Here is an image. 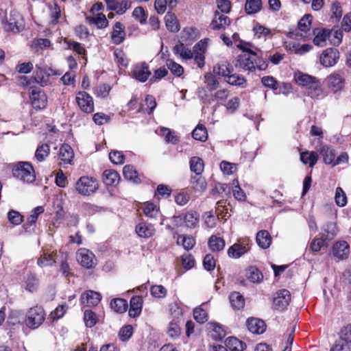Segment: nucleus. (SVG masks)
<instances>
[{
	"label": "nucleus",
	"mask_w": 351,
	"mask_h": 351,
	"mask_svg": "<svg viewBox=\"0 0 351 351\" xmlns=\"http://www.w3.org/2000/svg\"><path fill=\"white\" fill-rule=\"evenodd\" d=\"M240 53L236 58L235 66L243 71L255 73L265 71L268 67V62L255 51H246Z\"/></svg>",
	"instance_id": "nucleus-1"
},
{
	"label": "nucleus",
	"mask_w": 351,
	"mask_h": 351,
	"mask_svg": "<svg viewBox=\"0 0 351 351\" xmlns=\"http://www.w3.org/2000/svg\"><path fill=\"white\" fill-rule=\"evenodd\" d=\"M99 187L97 178L84 176L80 177L75 184V189L78 194L82 196H90L95 193Z\"/></svg>",
	"instance_id": "nucleus-2"
},
{
	"label": "nucleus",
	"mask_w": 351,
	"mask_h": 351,
	"mask_svg": "<svg viewBox=\"0 0 351 351\" xmlns=\"http://www.w3.org/2000/svg\"><path fill=\"white\" fill-rule=\"evenodd\" d=\"M29 99L31 106L36 110L45 109L47 106V97L45 91L37 86L29 87Z\"/></svg>",
	"instance_id": "nucleus-3"
},
{
	"label": "nucleus",
	"mask_w": 351,
	"mask_h": 351,
	"mask_svg": "<svg viewBox=\"0 0 351 351\" xmlns=\"http://www.w3.org/2000/svg\"><path fill=\"white\" fill-rule=\"evenodd\" d=\"M49 74L40 66L36 65L32 75H23V86L29 87L39 85L45 86L49 82Z\"/></svg>",
	"instance_id": "nucleus-4"
},
{
	"label": "nucleus",
	"mask_w": 351,
	"mask_h": 351,
	"mask_svg": "<svg viewBox=\"0 0 351 351\" xmlns=\"http://www.w3.org/2000/svg\"><path fill=\"white\" fill-rule=\"evenodd\" d=\"M45 315L43 307L35 306L27 312L25 324L32 329L38 328L44 322Z\"/></svg>",
	"instance_id": "nucleus-5"
},
{
	"label": "nucleus",
	"mask_w": 351,
	"mask_h": 351,
	"mask_svg": "<svg viewBox=\"0 0 351 351\" xmlns=\"http://www.w3.org/2000/svg\"><path fill=\"white\" fill-rule=\"evenodd\" d=\"M76 103L80 109L84 113L90 114L95 110L93 97L86 91H79L75 97Z\"/></svg>",
	"instance_id": "nucleus-6"
},
{
	"label": "nucleus",
	"mask_w": 351,
	"mask_h": 351,
	"mask_svg": "<svg viewBox=\"0 0 351 351\" xmlns=\"http://www.w3.org/2000/svg\"><path fill=\"white\" fill-rule=\"evenodd\" d=\"M77 260L83 267L86 269H92L97 265V258L95 254L86 248H80L78 250Z\"/></svg>",
	"instance_id": "nucleus-7"
},
{
	"label": "nucleus",
	"mask_w": 351,
	"mask_h": 351,
	"mask_svg": "<svg viewBox=\"0 0 351 351\" xmlns=\"http://www.w3.org/2000/svg\"><path fill=\"white\" fill-rule=\"evenodd\" d=\"M152 72L146 62L136 64L132 69V77L140 82H145L151 77Z\"/></svg>",
	"instance_id": "nucleus-8"
},
{
	"label": "nucleus",
	"mask_w": 351,
	"mask_h": 351,
	"mask_svg": "<svg viewBox=\"0 0 351 351\" xmlns=\"http://www.w3.org/2000/svg\"><path fill=\"white\" fill-rule=\"evenodd\" d=\"M291 293L287 289H280L276 292L273 300L274 308L276 311H283L287 309L291 302Z\"/></svg>",
	"instance_id": "nucleus-9"
},
{
	"label": "nucleus",
	"mask_w": 351,
	"mask_h": 351,
	"mask_svg": "<svg viewBox=\"0 0 351 351\" xmlns=\"http://www.w3.org/2000/svg\"><path fill=\"white\" fill-rule=\"evenodd\" d=\"M339 59V51L334 47L326 49L322 53L319 61L325 67H330L335 65Z\"/></svg>",
	"instance_id": "nucleus-10"
},
{
	"label": "nucleus",
	"mask_w": 351,
	"mask_h": 351,
	"mask_svg": "<svg viewBox=\"0 0 351 351\" xmlns=\"http://www.w3.org/2000/svg\"><path fill=\"white\" fill-rule=\"evenodd\" d=\"M102 296L100 293L87 290L82 293L80 296V304L82 307L97 306L101 302Z\"/></svg>",
	"instance_id": "nucleus-11"
},
{
	"label": "nucleus",
	"mask_w": 351,
	"mask_h": 351,
	"mask_svg": "<svg viewBox=\"0 0 351 351\" xmlns=\"http://www.w3.org/2000/svg\"><path fill=\"white\" fill-rule=\"evenodd\" d=\"M108 10L115 12L117 14L122 15L131 8L130 0H105Z\"/></svg>",
	"instance_id": "nucleus-12"
},
{
	"label": "nucleus",
	"mask_w": 351,
	"mask_h": 351,
	"mask_svg": "<svg viewBox=\"0 0 351 351\" xmlns=\"http://www.w3.org/2000/svg\"><path fill=\"white\" fill-rule=\"evenodd\" d=\"M326 82L327 87L335 93L344 88L346 80L341 75L334 72L327 77Z\"/></svg>",
	"instance_id": "nucleus-13"
},
{
	"label": "nucleus",
	"mask_w": 351,
	"mask_h": 351,
	"mask_svg": "<svg viewBox=\"0 0 351 351\" xmlns=\"http://www.w3.org/2000/svg\"><path fill=\"white\" fill-rule=\"evenodd\" d=\"M125 25L117 21L113 27L111 32V42L114 45H120L124 42L126 38Z\"/></svg>",
	"instance_id": "nucleus-14"
},
{
	"label": "nucleus",
	"mask_w": 351,
	"mask_h": 351,
	"mask_svg": "<svg viewBox=\"0 0 351 351\" xmlns=\"http://www.w3.org/2000/svg\"><path fill=\"white\" fill-rule=\"evenodd\" d=\"M332 254L339 260H344L348 258L350 254V245L346 241L335 242L332 245Z\"/></svg>",
	"instance_id": "nucleus-15"
},
{
	"label": "nucleus",
	"mask_w": 351,
	"mask_h": 351,
	"mask_svg": "<svg viewBox=\"0 0 351 351\" xmlns=\"http://www.w3.org/2000/svg\"><path fill=\"white\" fill-rule=\"evenodd\" d=\"M102 181L106 186H117L120 180L119 173L114 169H106L101 176Z\"/></svg>",
	"instance_id": "nucleus-16"
},
{
	"label": "nucleus",
	"mask_w": 351,
	"mask_h": 351,
	"mask_svg": "<svg viewBox=\"0 0 351 351\" xmlns=\"http://www.w3.org/2000/svg\"><path fill=\"white\" fill-rule=\"evenodd\" d=\"M45 209L43 206H37L34 208L32 214L27 217V222L25 225H23V228L25 232H31L34 230L36 226V221L39 215L44 213Z\"/></svg>",
	"instance_id": "nucleus-17"
},
{
	"label": "nucleus",
	"mask_w": 351,
	"mask_h": 351,
	"mask_svg": "<svg viewBox=\"0 0 351 351\" xmlns=\"http://www.w3.org/2000/svg\"><path fill=\"white\" fill-rule=\"evenodd\" d=\"M230 24V19L228 16L219 12L218 10L215 12V16L211 22L212 29L214 30L224 29Z\"/></svg>",
	"instance_id": "nucleus-18"
},
{
	"label": "nucleus",
	"mask_w": 351,
	"mask_h": 351,
	"mask_svg": "<svg viewBox=\"0 0 351 351\" xmlns=\"http://www.w3.org/2000/svg\"><path fill=\"white\" fill-rule=\"evenodd\" d=\"M246 325L249 331L253 334H263L266 330L265 322L258 318H248Z\"/></svg>",
	"instance_id": "nucleus-19"
},
{
	"label": "nucleus",
	"mask_w": 351,
	"mask_h": 351,
	"mask_svg": "<svg viewBox=\"0 0 351 351\" xmlns=\"http://www.w3.org/2000/svg\"><path fill=\"white\" fill-rule=\"evenodd\" d=\"M143 300L141 296L134 295L130 301L129 316L132 318L137 317L142 311Z\"/></svg>",
	"instance_id": "nucleus-20"
},
{
	"label": "nucleus",
	"mask_w": 351,
	"mask_h": 351,
	"mask_svg": "<svg viewBox=\"0 0 351 351\" xmlns=\"http://www.w3.org/2000/svg\"><path fill=\"white\" fill-rule=\"evenodd\" d=\"M155 228L153 225L145 221L138 223L135 227V232L139 237L148 239L155 233Z\"/></svg>",
	"instance_id": "nucleus-21"
},
{
	"label": "nucleus",
	"mask_w": 351,
	"mask_h": 351,
	"mask_svg": "<svg viewBox=\"0 0 351 351\" xmlns=\"http://www.w3.org/2000/svg\"><path fill=\"white\" fill-rule=\"evenodd\" d=\"M250 247L248 245H241L240 243H234L228 250V255L231 258L237 259L243 256L250 251Z\"/></svg>",
	"instance_id": "nucleus-22"
},
{
	"label": "nucleus",
	"mask_w": 351,
	"mask_h": 351,
	"mask_svg": "<svg viewBox=\"0 0 351 351\" xmlns=\"http://www.w3.org/2000/svg\"><path fill=\"white\" fill-rule=\"evenodd\" d=\"M184 217V226L186 228L194 229L199 223V215L195 210H189L186 213H182Z\"/></svg>",
	"instance_id": "nucleus-23"
},
{
	"label": "nucleus",
	"mask_w": 351,
	"mask_h": 351,
	"mask_svg": "<svg viewBox=\"0 0 351 351\" xmlns=\"http://www.w3.org/2000/svg\"><path fill=\"white\" fill-rule=\"evenodd\" d=\"M191 188L195 193H203L207 189V182L202 175L192 176L191 177Z\"/></svg>",
	"instance_id": "nucleus-24"
},
{
	"label": "nucleus",
	"mask_w": 351,
	"mask_h": 351,
	"mask_svg": "<svg viewBox=\"0 0 351 351\" xmlns=\"http://www.w3.org/2000/svg\"><path fill=\"white\" fill-rule=\"evenodd\" d=\"M144 102V104H140L139 108L137 110V112L151 114L156 107V101L154 97L150 95H147Z\"/></svg>",
	"instance_id": "nucleus-25"
},
{
	"label": "nucleus",
	"mask_w": 351,
	"mask_h": 351,
	"mask_svg": "<svg viewBox=\"0 0 351 351\" xmlns=\"http://www.w3.org/2000/svg\"><path fill=\"white\" fill-rule=\"evenodd\" d=\"M271 237L267 230H262L257 232L256 241L261 249L266 250L269 248L271 244Z\"/></svg>",
	"instance_id": "nucleus-26"
},
{
	"label": "nucleus",
	"mask_w": 351,
	"mask_h": 351,
	"mask_svg": "<svg viewBox=\"0 0 351 351\" xmlns=\"http://www.w3.org/2000/svg\"><path fill=\"white\" fill-rule=\"evenodd\" d=\"M234 68L228 61H223L217 63L213 66V73L219 76L226 77L229 74L232 73Z\"/></svg>",
	"instance_id": "nucleus-27"
},
{
	"label": "nucleus",
	"mask_w": 351,
	"mask_h": 351,
	"mask_svg": "<svg viewBox=\"0 0 351 351\" xmlns=\"http://www.w3.org/2000/svg\"><path fill=\"white\" fill-rule=\"evenodd\" d=\"M58 157L63 164H71L74 157L72 147L68 144H63L60 148Z\"/></svg>",
	"instance_id": "nucleus-28"
},
{
	"label": "nucleus",
	"mask_w": 351,
	"mask_h": 351,
	"mask_svg": "<svg viewBox=\"0 0 351 351\" xmlns=\"http://www.w3.org/2000/svg\"><path fill=\"white\" fill-rule=\"evenodd\" d=\"M229 300L234 311L242 310L245 306V298L239 291H232L229 295Z\"/></svg>",
	"instance_id": "nucleus-29"
},
{
	"label": "nucleus",
	"mask_w": 351,
	"mask_h": 351,
	"mask_svg": "<svg viewBox=\"0 0 351 351\" xmlns=\"http://www.w3.org/2000/svg\"><path fill=\"white\" fill-rule=\"evenodd\" d=\"M123 174L125 179L134 184L141 183V179L136 168L132 165H127L123 169Z\"/></svg>",
	"instance_id": "nucleus-30"
},
{
	"label": "nucleus",
	"mask_w": 351,
	"mask_h": 351,
	"mask_svg": "<svg viewBox=\"0 0 351 351\" xmlns=\"http://www.w3.org/2000/svg\"><path fill=\"white\" fill-rule=\"evenodd\" d=\"M211 330L210 335L211 338L216 341H221L226 335V332L223 326L217 322L210 324Z\"/></svg>",
	"instance_id": "nucleus-31"
},
{
	"label": "nucleus",
	"mask_w": 351,
	"mask_h": 351,
	"mask_svg": "<svg viewBox=\"0 0 351 351\" xmlns=\"http://www.w3.org/2000/svg\"><path fill=\"white\" fill-rule=\"evenodd\" d=\"M165 22L169 31L176 33L180 30V23L174 13L168 12L165 16Z\"/></svg>",
	"instance_id": "nucleus-32"
},
{
	"label": "nucleus",
	"mask_w": 351,
	"mask_h": 351,
	"mask_svg": "<svg viewBox=\"0 0 351 351\" xmlns=\"http://www.w3.org/2000/svg\"><path fill=\"white\" fill-rule=\"evenodd\" d=\"M208 245L212 252H220L224 249L226 242L222 237L213 234L208 239Z\"/></svg>",
	"instance_id": "nucleus-33"
},
{
	"label": "nucleus",
	"mask_w": 351,
	"mask_h": 351,
	"mask_svg": "<svg viewBox=\"0 0 351 351\" xmlns=\"http://www.w3.org/2000/svg\"><path fill=\"white\" fill-rule=\"evenodd\" d=\"M319 154L323 158L324 162L326 165H331L334 162L336 156L335 150L332 147L324 145L319 149Z\"/></svg>",
	"instance_id": "nucleus-34"
},
{
	"label": "nucleus",
	"mask_w": 351,
	"mask_h": 351,
	"mask_svg": "<svg viewBox=\"0 0 351 351\" xmlns=\"http://www.w3.org/2000/svg\"><path fill=\"white\" fill-rule=\"evenodd\" d=\"M225 344L230 351H243L247 347L245 342L234 337H228Z\"/></svg>",
	"instance_id": "nucleus-35"
},
{
	"label": "nucleus",
	"mask_w": 351,
	"mask_h": 351,
	"mask_svg": "<svg viewBox=\"0 0 351 351\" xmlns=\"http://www.w3.org/2000/svg\"><path fill=\"white\" fill-rule=\"evenodd\" d=\"M306 93L311 98H317L323 93L320 82L317 78L313 80L310 84L306 87Z\"/></svg>",
	"instance_id": "nucleus-36"
},
{
	"label": "nucleus",
	"mask_w": 351,
	"mask_h": 351,
	"mask_svg": "<svg viewBox=\"0 0 351 351\" xmlns=\"http://www.w3.org/2000/svg\"><path fill=\"white\" fill-rule=\"evenodd\" d=\"M300 160L304 165L313 167L317 162L319 156L315 152L304 151L300 153Z\"/></svg>",
	"instance_id": "nucleus-37"
},
{
	"label": "nucleus",
	"mask_w": 351,
	"mask_h": 351,
	"mask_svg": "<svg viewBox=\"0 0 351 351\" xmlns=\"http://www.w3.org/2000/svg\"><path fill=\"white\" fill-rule=\"evenodd\" d=\"M215 215L218 219H223L224 221H226L230 217L226 200L221 199L217 202Z\"/></svg>",
	"instance_id": "nucleus-38"
},
{
	"label": "nucleus",
	"mask_w": 351,
	"mask_h": 351,
	"mask_svg": "<svg viewBox=\"0 0 351 351\" xmlns=\"http://www.w3.org/2000/svg\"><path fill=\"white\" fill-rule=\"evenodd\" d=\"M245 276L252 282L258 283L263 279L261 271L255 266H250L245 271Z\"/></svg>",
	"instance_id": "nucleus-39"
},
{
	"label": "nucleus",
	"mask_w": 351,
	"mask_h": 351,
	"mask_svg": "<svg viewBox=\"0 0 351 351\" xmlns=\"http://www.w3.org/2000/svg\"><path fill=\"white\" fill-rule=\"evenodd\" d=\"M190 169L195 173L194 176L202 175L204 169V162L198 156H193L189 160Z\"/></svg>",
	"instance_id": "nucleus-40"
},
{
	"label": "nucleus",
	"mask_w": 351,
	"mask_h": 351,
	"mask_svg": "<svg viewBox=\"0 0 351 351\" xmlns=\"http://www.w3.org/2000/svg\"><path fill=\"white\" fill-rule=\"evenodd\" d=\"M110 305L111 308L118 313H125L128 308L127 300L120 298L112 299Z\"/></svg>",
	"instance_id": "nucleus-41"
},
{
	"label": "nucleus",
	"mask_w": 351,
	"mask_h": 351,
	"mask_svg": "<svg viewBox=\"0 0 351 351\" xmlns=\"http://www.w3.org/2000/svg\"><path fill=\"white\" fill-rule=\"evenodd\" d=\"M195 243L196 241L192 236L181 234L178 237L177 244L181 245L186 250H192Z\"/></svg>",
	"instance_id": "nucleus-42"
},
{
	"label": "nucleus",
	"mask_w": 351,
	"mask_h": 351,
	"mask_svg": "<svg viewBox=\"0 0 351 351\" xmlns=\"http://www.w3.org/2000/svg\"><path fill=\"white\" fill-rule=\"evenodd\" d=\"M314 34L315 35L313 39V43L319 47H323L326 45V40L330 35V32L325 29H316L313 31Z\"/></svg>",
	"instance_id": "nucleus-43"
},
{
	"label": "nucleus",
	"mask_w": 351,
	"mask_h": 351,
	"mask_svg": "<svg viewBox=\"0 0 351 351\" xmlns=\"http://www.w3.org/2000/svg\"><path fill=\"white\" fill-rule=\"evenodd\" d=\"M25 289L29 292L36 291L39 286V280L34 274H27L25 278Z\"/></svg>",
	"instance_id": "nucleus-44"
},
{
	"label": "nucleus",
	"mask_w": 351,
	"mask_h": 351,
	"mask_svg": "<svg viewBox=\"0 0 351 351\" xmlns=\"http://www.w3.org/2000/svg\"><path fill=\"white\" fill-rule=\"evenodd\" d=\"M90 23L96 25L99 29H104L108 26V21L103 13H99L96 16H88L86 18Z\"/></svg>",
	"instance_id": "nucleus-45"
},
{
	"label": "nucleus",
	"mask_w": 351,
	"mask_h": 351,
	"mask_svg": "<svg viewBox=\"0 0 351 351\" xmlns=\"http://www.w3.org/2000/svg\"><path fill=\"white\" fill-rule=\"evenodd\" d=\"M36 180L35 171L28 162H23V182L32 183Z\"/></svg>",
	"instance_id": "nucleus-46"
},
{
	"label": "nucleus",
	"mask_w": 351,
	"mask_h": 351,
	"mask_svg": "<svg viewBox=\"0 0 351 351\" xmlns=\"http://www.w3.org/2000/svg\"><path fill=\"white\" fill-rule=\"evenodd\" d=\"M173 51L176 55H179L186 60H190L193 57L191 50L186 47L184 45L181 43L176 45L173 48Z\"/></svg>",
	"instance_id": "nucleus-47"
},
{
	"label": "nucleus",
	"mask_w": 351,
	"mask_h": 351,
	"mask_svg": "<svg viewBox=\"0 0 351 351\" xmlns=\"http://www.w3.org/2000/svg\"><path fill=\"white\" fill-rule=\"evenodd\" d=\"M192 136L195 140L205 142L208 139V132L205 125L198 124L192 132Z\"/></svg>",
	"instance_id": "nucleus-48"
},
{
	"label": "nucleus",
	"mask_w": 351,
	"mask_h": 351,
	"mask_svg": "<svg viewBox=\"0 0 351 351\" xmlns=\"http://www.w3.org/2000/svg\"><path fill=\"white\" fill-rule=\"evenodd\" d=\"M181 332L182 329L180 326L178 320L173 319L169 324L167 330L168 336L171 339H176L180 336Z\"/></svg>",
	"instance_id": "nucleus-49"
},
{
	"label": "nucleus",
	"mask_w": 351,
	"mask_h": 351,
	"mask_svg": "<svg viewBox=\"0 0 351 351\" xmlns=\"http://www.w3.org/2000/svg\"><path fill=\"white\" fill-rule=\"evenodd\" d=\"M262 8V0H246L245 11L247 14L258 12Z\"/></svg>",
	"instance_id": "nucleus-50"
},
{
	"label": "nucleus",
	"mask_w": 351,
	"mask_h": 351,
	"mask_svg": "<svg viewBox=\"0 0 351 351\" xmlns=\"http://www.w3.org/2000/svg\"><path fill=\"white\" fill-rule=\"evenodd\" d=\"M49 17H50V25H55L59 22V19L61 17V10L60 7L58 3H54L53 5H49Z\"/></svg>",
	"instance_id": "nucleus-51"
},
{
	"label": "nucleus",
	"mask_w": 351,
	"mask_h": 351,
	"mask_svg": "<svg viewBox=\"0 0 351 351\" xmlns=\"http://www.w3.org/2000/svg\"><path fill=\"white\" fill-rule=\"evenodd\" d=\"M172 193L171 188L166 184H160L157 186L156 191L154 193V197L158 200L160 199H167L170 197Z\"/></svg>",
	"instance_id": "nucleus-52"
},
{
	"label": "nucleus",
	"mask_w": 351,
	"mask_h": 351,
	"mask_svg": "<svg viewBox=\"0 0 351 351\" xmlns=\"http://www.w3.org/2000/svg\"><path fill=\"white\" fill-rule=\"evenodd\" d=\"M51 42L48 38H34L31 43V48L36 51L50 47Z\"/></svg>",
	"instance_id": "nucleus-53"
},
{
	"label": "nucleus",
	"mask_w": 351,
	"mask_h": 351,
	"mask_svg": "<svg viewBox=\"0 0 351 351\" xmlns=\"http://www.w3.org/2000/svg\"><path fill=\"white\" fill-rule=\"evenodd\" d=\"M50 154V147L47 143L39 145L35 152V158L38 162L44 161Z\"/></svg>",
	"instance_id": "nucleus-54"
},
{
	"label": "nucleus",
	"mask_w": 351,
	"mask_h": 351,
	"mask_svg": "<svg viewBox=\"0 0 351 351\" xmlns=\"http://www.w3.org/2000/svg\"><path fill=\"white\" fill-rule=\"evenodd\" d=\"M315 77H313L311 75L304 74L301 72L295 73L294 77L296 84L300 86L304 87H307L313 80H315Z\"/></svg>",
	"instance_id": "nucleus-55"
},
{
	"label": "nucleus",
	"mask_w": 351,
	"mask_h": 351,
	"mask_svg": "<svg viewBox=\"0 0 351 351\" xmlns=\"http://www.w3.org/2000/svg\"><path fill=\"white\" fill-rule=\"evenodd\" d=\"M206 83V87L210 92L217 90L219 86V82L216 76L211 73H207L204 75Z\"/></svg>",
	"instance_id": "nucleus-56"
},
{
	"label": "nucleus",
	"mask_w": 351,
	"mask_h": 351,
	"mask_svg": "<svg viewBox=\"0 0 351 351\" xmlns=\"http://www.w3.org/2000/svg\"><path fill=\"white\" fill-rule=\"evenodd\" d=\"M261 84L263 86L276 91L279 87V83L276 79L271 75H265L261 78Z\"/></svg>",
	"instance_id": "nucleus-57"
},
{
	"label": "nucleus",
	"mask_w": 351,
	"mask_h": 351,
	"mask_svg": "<svg viewBox=\"0 0 351 351\" xmlns=\"http://www.w3.org/2000/svg\"><path fill=\"white\" fill-rule=\"evenodd\" d=\"M68 310V306L66 304H62L58 305L55 310L51 312L49 317L52 321H57L64 315Z\"/></svg>",
	"instance_id": "nucleus-58"
},
{
	"label": "nucleus",
	"mask_w": 351,
	"mask_h": 351,
	"mask_svg": "<svg viewBox=\"0 0 351 351\" xmlns=\"http://www.w3.org/2000/svg\"><path fill=\"white\" fill-rule=\"evenodd\" d=\"M226 78H228L226 81L230 85L241 86L246 83V79L241 75L237 73H230Z\"/></svg>",
	"instance_id": "nucleus-59"
},
{
	"label": "nucleus",
	"mask_w": 351,
	"mask_h": 351,
	"mask_svg": "<svg viewBox=\"0 0 351 351\" xmlns=\"http://www.w3.org/2000/svg\"><path fill=\"white\" fill-rule=\"evenodd\" d=\"M64 42L66 43L68 49L73 50L79 55H86V50L81 43L71 40H65Z\"/></svg>",
	"instance_id": "nucleus-60"
},
{
	"label": "nucleus",
	"mask_w": 351,
	"mask_h": 351,
	"mask_svg": "<svg viewBox=\"0 0 351 351\" xmlns=\"http://www.w3.org/2000/svg\"><path fill=\"white\" fill-rule=\"evenodd\" d=\"M84 320L86 327L92 328L97 322V317L92 310H85L84 313Z\"/></svg>",
	"instance_id": "nucleus-61"
},
{
	"label": "nucleus",
	"mask_w": 351,
	"mask_h": 351,
	"mask_svg": "<svg viewBox=\"0 0 351 351\" xmlns=\"http://www.w3.org/2000/svg\"><path fill=\"white\" fill-rule=\"evenodd\" d=\"M151 295L156 298H164L167 294V289L161 285H154L150 288Z\"/></svg>",
	"instance_id": "nucleus-62"
},
{
	"label": "nucleus",
	"mask_w": 351,
	"mask_h": 351,
	"mask_svg": "<svg viewBox=\"0 0 351 351\" xmlns=\"http://www.w3.org/2000/svg\"><path fill=\"white\" fill-rule=\"evenodd\" d=\"M312 16L311 14H305L298 22V27L299 30L306 33L310 30L311 25Z\"/></svg>",
	"instance_id": "nucleus-63"
},
{
	"label": "nucleus",
	"mask_w": 351,
	"mask_h": 351,
	"mask_svg": "<svg viewBox=\"0 0 351 351\" xmlns=\"http://www.w3.org/2000/svg\"><path fill=\"white\" fill-rule=\"evenodd\" d=\"M339 340H343L347 344H351V324L343 327L339 333Z\"/></svg>",
	"instance_id": "nucleus-64"
}]
</instances>
